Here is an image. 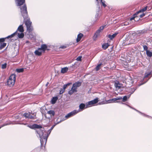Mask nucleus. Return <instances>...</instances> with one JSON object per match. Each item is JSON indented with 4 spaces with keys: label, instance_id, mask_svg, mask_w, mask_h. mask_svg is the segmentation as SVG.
I'll list each match as a JSON object with an SVG mask.
<instances>
[{
    "label": "nucleus",
    "instance_id": "obj_51",
    "mask_svg": "<svg viewBox=\"0 0 152 152\" xmlns=\"http://www.w3.org/2000/svg\"><path fill=\"white\" fill-rule=\"evenodd\" d=\"M7 125H8V124H3V125H1V126H0V129L1 128H2V127H4V126H7Z\"/></svg>",
    "mask_w": 152,
    "mask_h": 152
},
{
    "label": "nucleus",
    "instance_id": "obj_11",
    "mask_svg": "<svg viewBox=\"0 0 152 152\" xmlns=\"http://www.w3.org/2000/svg\"><path fill=\"white\" fill-rule=\"evenodd\" d=\"M47 114H49L50 115V117H47L46 114H45V117L48 119H51L52 118V116H54L55 114V113L54 111L53 110H50L49 111H48L47 112Z\"/></svg>",
    "mask_w": 152,
    "mask_h": 152
},
{
    "label": "nucleus",
    "instance_id": "obj_38",
    "mask_svg": "<svg viewBox=\"0 0 152 152\" xmlns=\"http://www.w3.org/2000/svg\"><path fill=\"white\" fill-rule=\"evenodd\" d=\"M71 84L72 83H67L66 84L64 85L63 87V89H64V90H65V89L66 88L67 86H69L70 84Z\"/></svg>",
    "mask_w": 152,
    "mask_h": 152
},
{
    "label": "nucleus",
    "instance_id": "obj_40",
    "mask_svg": "<svg viewBox=\"0 0 152 152\" xmlns=\"http://www.w3.org/2000/svg\"><path fill=\"white\" fill-rule=\"evenodd\" d=\"M105 1L103 0H101V3L102 4V5L105 7L106 6V4H105Z\"/></svg>",
    "mask_w": 152,
    "mask_h": 152
},
{
    "label": "nucleus",
    "instance_id": "obj_28",
    "mask_svg": "<svg viewBox=\"0 0 152 152\" xmlns=\"http://www.w3.org/2000/svg\"><path fill=\"white\" fill-rule=\"evenodd\" d=\"M17 34V31H16L13 34H11L10 35H9L7 37H5V38L6 39H9V38H11L12 37H14L15 35Z\"/></svg>",
    "mask_w": 152,
    "mask_h": 152
},
{
    "label": "nucleus",
    "instance_id": "obj_15",
    "mask_svg": "<svg viewBox=\"0 0 152 152\" xmlns=\"http://www.w3.org/2000/svg\"><path fill=\"white\" fill-rule=\"evenodd\" d=\"M18 6H20L25 2V0H15Z\"/></svg>",
    "mask_w": 152,
    "mask_h": 152
},
{
    "label": "nucleus",
    "instance_id": "obj_9",
    "mask_svg": "<svg viewBox=\"0 0 152 152\" xmlns=\"http://www.w3.org/2000/svg\"><path fill=\"white\" fill-rule=\"evenodd\" d=\"M99 101V100L98 98H95L93 100L90 101L88 102L87 103H86V107H88L90 106L89 105H94L95 104H96L98 103Z\"/></svg>",
    "mask_w": 152,
    "mask_h": 152
},
{
    "label": "nucleus",
    "instance_id": "obj_2",
    "mask_svg": "<svg viewBox=\"0 0 152 152\" xmlns=\"http://www.w3.org/2000/svg\"><path fill=\"white\" fill-rule=\"evenodd\" d=\"M145 31L143 30L137 31L133 34V38H132L129 41V44L136 43L138 42L144 34Z\"/></svg>",
    "mask_w": 152,
    "mask_h": 152
},
{
    "label": "nucleus",
    "instance_id": "obj_1",
    "mask_svg": "<svg viewBox=\"0 0 152 152\" xmlns=\"http://www.w3.org/2000/svg\"><path fill=\"white\" fill-rule=\"evenodd\" d=\"M56 125V124H54L48 131V132L42 126V128L36 130V132L40 138L41 148L43 147V146L45 148V145L46 143L48 138L51 131Z\"/></svg>",
    "mask_w": 152,
    "mask_h": 152
},
{
    "label": "nucleus",
    "instance_id": "obj_50",
    "mask_svg": "<svg viewBox=\"0 0 152 152\" xmlns=\"http://www.w3.org/2000/svg\"><path fill=\"white\" fill-rule=\"evenodd\" d=\"M122 98L121 97H117V100H121L122 99Z\"/></svg>",
    "mask_w": 152,
    "mask_h": 152
},
{
    "label": "nucleus",
    "instance_id": "obj_10",
    "mask_svg": "<svg viewBox=\"0 0 152 152\" xmlns=\"http://www.w3.org/2000/svg\"><path fill=\"white\" fill-rule=\"evenodd\" d=\"M33 114L34 115L33 116L31 115V113H30V112L25 113L23 114V116L26 118L29 119H34L36 115L34 114V113Z\"/></svg>",
    "mask_w": 152,
    "mask_h": 152
},
{
    "label": "nucleus",
    "instance_id": "obj_16",
    "mask_svg": "<svg viewBox=\"0 0 152 152\" xmlns=\"http://www.w3.org/2000/svg\"><path fill=\"white\" fill-rule=\"evenodd\" d=\"M47 46L45 44H43L41 45V48H39V50H42L44 52L47 48Z\"/></svg>",
    "mask_w": 152,
    "mask_h": 152
},
{
    "label": "nucleus",
    "instance_id": "obj_19",
    "mask_svg": "<svg viewBox=\"0 0 152 152\" xmlns=\"http://www.w3.org/2000/svg\"><path fill=\"white\" fill-rule=\"evenodd\" d=\"M118 33H115L112 35L109 34L108 35V37L110 39H113L118 34Z\"/></svg>",
    "mask_w": 152,
    "mask_h": 152
},
{
    "label": "nucleus",
    "instance_id": "obj_42",
    "mask_svg": "<svg viewBox=\"0 0 152 152\" xmlns=\"http://www.w3.org/2000/svg\"><path fill=\"white\" fill-rule=\"evenodd\" d=\"M7 64L5 63L4 64H2L1 65V68L3 69H4L6 68L7 66Z\"/></svg>",
    "mask_w": 152,
    "mask_h": 152
},
{
    "label": "nucleus",
    "instance_id": "obj_6",
    "mask_svg": "<svg viewBox=\"0 0 152 152\" xmlns=\"http://www.w3.org/2000/svg\"><path fill=\"white\" fill-rule=\"evenodd\" d=\"M152 75V72L151 71L148 72H145V74L144 77L142 80L141 81V83L139 84V86H140L145 83L149 79V78L148 79L147 77H148L149 75Z\"/></svg>",
    "mask_w": 152,
    "mask_h": 152
},
{
    "label": "nucleus",
    "instance_id": "obj_33",
    "mask_svg": "<svg viewBox=\"0 0 152 152\" xmlns=\"http://www.w3.org/2000/svg\"><path fill=\"white\" fill-rule=\"evenodd\" d=\"M117 101L116 97L115 98H113L112 99L109 100L107 101L108 103H111L113 102H115V101Z\"/></svg>",
    "mask_w": 152,
    "mask_h": 152
},
{
    "label": "nucleus",
    "instance_id": "obj_8",
    "mask_svg": "<svg viewBox=\"0 0 152 152\" xmlns=\"http://www.w3.org/2000/svg\"><path fill=\"white\" fill-rule=\"evenodd\" d=\"M26 125L27 127L32 129H37V130H38L42 128V126L41 125H38L37 124H34L32 125H31L30 124H27Z\"/></svg>",
    "mask_w": 152,
    "mask_h": 152
},
{
    "label": "nucleus",
    "instance_id": "obj_41",
    "mask_svg": "<svg viewBox=\"0 0 152 152\" xmlns=\"http://www.w3.org/2000/svg\"><path fill=\"white\" fill-rule=\"evenodd\" d=\"M122 101L123 102H125L126 101L127 99V96H124L123 97V98H122Z\"/></svg>",
    "mask_w": 152,
    "mask_h": 152
},
{
    "label": "nucleus",
    "instance_id": "obj_39",
    "mask_svg": "<svg viewBox=\"0 0 152 152\" xmlns=\"http://www.w3.org/2000/svg\"><path fill=\"white\" fill-rule=\"evenodd\" d=\"M138 15V14H137V12H136V13H135L134 14L133 16V17L130 18V20H134V18H136V15Z\"/></svg>",
    "mask_w": 152,
    "mask_h": 152
},
{
    "label": "nucleus",
    "instance_id": "obj_25",
    "mask_svg": "<svg viewBox=\"0 0 152 152\" xmlns=\"http://www.w3.org/2000/svg\"><path fill=\"white\" fill-rule=\"evenodd\" d=\"M137 89V88H132L130 89V91H129V93H130V95L128 96V98H129L130 95L132 94L135 91V90Z\"/></svg>",
    "mask_w": 152,
    "mask_h": 152
},
{
    "label": "nucleus",
    "instance_id": "obj_53",
    "mask_svg": "<svg viewBox=\"0 0 152 152\" xmlns=\"http://www.w3.org/2000/svg\"><path fill=\"white\" fill-rule=\"evenodd\" d=\"M18 124H23L25 125H26L27 124L26 123H19Z\"/></svg>",
    "mask_w": 152,
    "mask_h": 152
},
{
    "label": "nucleus",
    "instance_id": "obj_21",
    "mask_svg": "<svg viewBox=\"0 0 152 152\" xmlns=\"http://www.w3.org/2000/svg\"><path fill=\"white\" fill-rule=\"evenodd\" d=\"M58 99V97L57 96H56L53 97L51 100L52 104H55Z\"/></svg>",
    "mask_w": 152,
    "mask_h": 152
},
{
    "label": "nucleus",
    "instance_id": "obj_31",
    "mask_svg": "<svg viewBox=\"0 0 152 152\" xmlns=\"http://www.w3.org/2000/svg\"><path fill=\"white\" fill-rule=\"evenodd\" d=\"M6 45V43L4 42L1 43L0 46V50L2 49V48H4Z\"/></svg>",
    "mask_w": 152,
    "mask_h": 152
},
{
    "label": "nucleus",
    "instance_id": "obj_24",
    "mask_svg": "<svg viewBox=\"0 0 152 152\" xmlns=\"http://www.w3.org/2000/svg\"><path fill=\"white\" fill-rule=\"evenodd\" d=\"M114 86L116 88H118V89L120 88L121 87V84L118 82H115L114 84Z\"/></svg>",
    "mask_w": 152,
    "mask_h": 152
},
{
    "label": "nucleus",
    "instance_id": "obj_43",
    "mask_svg": "<svg viewBox=\"0 0 152 152\" xmlns=\"http://www.w3.org/2000/svg\"><path fill=\"white\" fill-rule=\"evenodd\" d=\"M143 49H144V50H145L146 51V52L147 51V50H148V47L146 45H143Z\"/></svg>",
    "mask_w": 152,
    "mask_h": 152
},
{
    "label": "nucleus",
    "instance_id": "obj_3",
    "mask_svg": "<svg viewBox=\"0 0 152 152\" xmlns=\"http://www.w3.org/2000/svg\"><path fill=\"white\" fill-rule=\"evenodd\" d=\"M82 84L81 82L77 81L74 83L71 89L68 92L69 94L71 95L74 93L77 92V88L81 86Z\"/></svg>",
    "mask_w": 152,
    "mask_h": 152
},
{
    "label": "nucleus",
    "instance_id": "obj_13",
    "mask_svg": "<svg viewBox=\"0 0 152 152\" xmlns=\"http://www.w3.org/2000/svg\"><path fill=\"white\" fill-rule=\"evenodd\" d=\"M64 117L63 116H60L59 118H57L56 120V121L54 123V124L57 125V124H59L61 122L65 121V120H64Z\"/></svg>",
    "mask_w": 152,
    "mask_h": 152
},
{
    "label": "nucleus",
    "instance_id": "obj_37",
    "mask_svg": "<svg viewBox=\"0 0 152 152\" xmlns=\"http://www.w3.org/2000/svg\"><path fill=\"white\" fill-rule=\"evenodd\" d=\"M24 71L23 68L17 69H16V71L18 73L23 72Z\"/></svg>",
    "mask_w": 152,
    "mask_h": 152
},
{
    "label": "nucleus",
    "instance_id": "obj_54",
    "mask_svg": "<svg viewBox=\"0 0 152 152\" xmlns=\"http://www.w3.org/2000/svg\"><path fill=\"white\" fill-rule=\"evenodd\" d=\"M48 84H49V83H48V82H47V83L46 84V85H45V86H48Z\"/></svg>",
    "mask_w": 152,
    "mask_h": 152
},
{
    "label": "nucleus",
    "instance_id": "obj_47",
    "mask_svg": "<svg viewBox=\"0 0 152 152\" xmlns=\"http://www.w3.org/2000/svg\"><path fill=\"white\" fill-rule=\"evenodd\" d=\"M136 18H134V20L137 21H138L140 18H139V16L137 15H136Z\"/></svg>",
    "mask_w": 152,
    "mask_h": 152
},
{
    "label": "nucleus",
    "instance_id": "obj_34",
    "mask_svg": "<svg viewBox=\"0 0 152 152\" xmlns=\"http://www.w3.org/2000/svg\"><path fill=\"white\" fill-rule=\"evenodd\" d=\"M102 65V63H100L98 64L95 68V70L96 71H98L100 69V67L101 65Z\"/></svg>",
    "mask_w": 152,
    "mask_h": 152
},
{
    "label": "nucleus",
    "instance_id": "obj_49",
    "mask_svg": "<svg viewBox=\"0 0 152 152\" xmlns=\"http://www.w3.org/2000/svg\"><path fill=\"white\" fill-rule=\"evenodd\" d=\"M145 15V14L144 13H143L142 14L140 15H138V16L140 17V18H142L143 16H144Z\"/></svg>",
    "mask_w": 152,
    "mask_h": 152
},
{
    "label": "nucleus",
    "instance_id": "obj_17",
    "mask_svg": "<svg viewBox=\"0 0 152 152\" xmlns=\"http://www.w3.org/2000/svg\"><path fill=\"white\" fill-rule=\"evenodd\" d=\"M17 31H19L20 32H23L24 31L23 27L22 25H20L18 27Z\"/></svg>",
    "mask_w": 152,
    "mask_h": 152
},
{
    "label": "nucleus",
    "instance_id": "obj_29",
    "mask_svg": "<svg viewBox=\"0 0 152 152\" xmlns=\"http://www.w3.org/2000/svg\"><path fill=\"white\" fill-rule=\"evenodd\" d=\"M109 46V44L108 43H104L102 45V48L104 50L107 49Z\"/></svg>",
    "mask_w": 152,
    "mask_h": 152
},
{
    "label": "nucleus",
    "instance_id": "obj_30",
    "mask_svg": "<svg viewBox=\"0 0 152 152\" xmlns=\"http://www.w3.org/2000/svg\"><path fill=\"white\" fill-rule=\"evenodd\" d=\"M129 107H130V108H132V109H134V110H135V111H136L137 112H138V113H140V114H141L142 115L144 116V115H145V114L143 113H141V112H140V111H139L136 110V109H135L134 108H133L132 107H131L130 106H128Z\"/></svg>",
    "mask_w": 152,
    "mask_h": 152
},
{
    "label": "nucleus",
    "instance_id": "obj_12",
    "mask_svg": "<svg viewBox=\"0 0 152 152\" xmlns=\"http://www.w3.org/2000/svg\"><path fill=\"white\" fill-rule=\"evenodd\" d=\"M105 26H102L100 27L99 28L96 32L94 34V37H96L99 35V34L101 31L104 28Z\"/></svg>",
    "mask_w": 152,
    "mask_h": 152
},
{
    "label": "nucleus",
    "instance_id": "obj_23",
    "mask_svg": "<svg viewBox=\"0 0 152 152\" xmlns=\"http://www.w3.org/2000/svg\"><path fill=\"white\" fill-rule=\"evenodd\" d=\"M26 28L27 31L29 32H31L33 30V27L31 25L27 26Z\"/></svg>",
    "mask_w": 152,
    "mask_h": 152
},
{
    "label": "nucleus",
    "instance_id": "obj_26",
    "mask_svg": "<svg viewBox=\"0 0 152 152\" xmlns=\"http://www.w3.org/2000/svg\"><path fill=\"white\" fill-rule=\"evenodd\" d=\"M40 50H36L34 52V53L36 55L38 56H41L42 54V52L39 51Z\"/></svg>",
    "mask_w": 152,
    "mask_h": 152
},
{
    "label": "nucleus",
    "instance_id": "obj_46",
    "mask_svg": "<svg viewBox=\"0 0 152 152\" xmlns=\"http://www.w3.org/2000/svg\"><path fill=\"white\" fill-rule=\"evenodd\" d=\"M6 39V38H0V42L1 43V42H3L4 41L5 39Z\"/></svg>",
    "mask_w": 152,
    "mask_h": 152
},
{
    "label": "nucleus",
    "instance_id": "obj_5",
    "mask_svg": "<svg viewBox=\"0 0 152 152\" xmlns=\"http://www.w3.org/2000/svg\"><path fill=\"white\" fill-rule=\"evenodd\" d=\"M16 77V75L15 74H12L10 77L7 80V83L8 85L10 87L14 85L15 82Z\"/></svg>",
    "mask_w": 152,
    "mask_h": 152
},
{
    "label": "nucleus",
    "instance_id": "obj_55",
    "mask_svg": "<svg viewBox=\"0 0 152 152\" xmlns=\"http://www.w3.org/2000/svg\"><path fill=\"white\" fill-rule=\"evenodd\" d=\"M96 1H97V2H98V0H96Z\"/></svg>",
    "mask_w": 152,
    "mask_h": 152
},
{
    "label": "nucleus",
    "instance_id": "obj_44",
    "mask_svg": "<svg viewBox=\"0 0 152 152\" xmlns=\"http://www.w3.org/2000/svg\"><path fill=\"white\" fill-rule=\"evenodd\" d=\"M99 11H98L96 14L95 15V18L96 19V20L98 18L99 16V14H98Z\"/></svg>",
    "mask_w": 152,
    "mask_h": 152
},
{
    "label": "nucleus",
    "instance_id": "obj_22",
    "mask_svg": "<svg viewBox=\"0 0 152 152\" xmlns=\"http://www.w3.org/2000/svg\"><path fill=\"white\" fill-rule=\"evenodd\" d=\"M68 69L67 67H65L62 68L61 70V73H65L68 70Z\"/></svg>",
    "mask_w": 152,
    "mask_h": 152
},
{
    "label": "nucleus",
    "instance_id": "obj_32",
    "mask_svg": "<svg viewBox=\"0 0 152 152\" xmlns=\"http://www.w3.org/2000/svg\"><path fill=\"white\" fill-rule=\"evenodd\" d=\"M146 54L149 57H151L152 56V52L149 50L147 51Z\"/></svg>",
    "mask_w": 152,
    "mask_h": 152
},
{
    "label": "nucleus",
    "instance_id": "obj_4",
    "mask_svg": "<svg viewBox=\"0 0 152 152\" xmlns=\"http://www.w3.org/2000/svg\"><path fill=\"white\" fill-rule=\"evenodd\" d=\"M21 12L22 16L24 20L28 18V15L27 10V7L26 5H24L22 7H20Z\"/></svg>",
    "mask_w": 152,
    "mask_h": 152
},
{
    "label": "nucleus",
    "instance_id": "obj_52",
    "mask_svg": "<svg viewBox=\"0 0 152 152\" xmlns=\"http://www.w3.org/2000/svg\"><path fill=\"white\" fill-rule=\"evenodd\" d=\"M144 116H145V117H147L149 118H152V117L150 116H149L148 115H146L145 114V115H144Z\"/></svg>",
    "mask_w": 152,
    "mask_h": 152
},
{
    "label": "nucleus",
    "instance_id": "obj_14",
    "mask_svg": "<svg viewBox=\"0 0 152 152\" xmlns=\"http://www.w3.org/2000/svg\"><path fill=\"white\" fill-rule=\"evenodd\" d=\"M86 107V105L84 103H81L79 106V109L78 110H80V111H82L85 109L87 108V107Z\"/></svg>",
    "mask_w": 152,
    "mask_h": 152
},
{
    "label": "nucleus",
    "instance_id": "obj_48",
    "mask_svg": "<svg viewBox=\"0 0 152 152\" xmlns=\"http://www.w3.org/2000/svg\"><path fill=\"white\" fill-rule=\"evenodd\" d=\"M82 56H79L77 58L76 60L77 61H81V60Z\"/></svg>",
    "mask_w": 152,
    "mask_h": 152
},
{
    "label": "nucleus",
    "instance_id": "obj_27",
    "mask_svg": "<svg viewBox=\"0 0 152 152\" xmlns=\"http://www.w3.org/2000/svg\"><path fill=\"white\" fill-rule=\"evenodd\" d=\"M148 7L147 6H146L145 7H144V8L142 9L139 10L138 12H137V14H138L141 12H143L144 11H145L147 9Z\"/></svg>",
    "mask_w": 152,
    "mask_h": 152
},
{
    "label": "nucleus",
    "instance_id": "obj_7",
    "mask_svg": "<svg viewBox=\"0 0 152 152\" xmlns=\"http://www.w3.org/2000/svg\"><path fill=\"white\" fill-rule=\"evenodd\" d=\"M80 111V110H74L73 111H72V112L67 114V115L65 116L64 118V119L63 120H66L67 118L74 115Z\"/></svg>",
    "mask_w": 152,
    "mask_h": 152
},
{
    "label": "nucleus",
    "instance_id": "obj_20",
    "mask_svg": "<svg viewBox=\"0 0 152 152\" xmlns=\"http://www.w3.org/2000/svg\"><path fill=\"white\" fill-rule=\"evenodd\" d=\"M83 36V34L81 33H79L78 34L76 39L77 42H79L80 40Z\"/></svg>",
    "mask_w": 152,
    "mask_h": 152
},
{
    "label": "nucleus",
    "instance_id": "obj_18",
    "mask_svg": "<svg viewBox=\"0 0 152 152\" xmlns=\"http://www.w3.org/2000/svg\"><path fill=\"white\" fill-rule=\"evenodd\" d=\"M24 23L26 25V27H27L28 26L31 25L32 23L30 20L29 19H28L24 21Z\"/></svg>",
    "mask_w": 152,
    "mask_h": 152
},
{
    "label": "nucleus",
    "instance_id": "obj_36",
    "mask_svg": "<svg viewBox=\"0 0 152 152\" xmlns=\"http://www.w3.org/2000/svg\"><path fill=\"white\" fill-rule=\"evenodd\" d=\"M76 68V67L75 65V64H72V65L70 66L69 67V69L71 70H73Z\"/></svg>",
    "mask_w": 152,
    "mask_h": 152
},
{
    "label": "nucleus",
    "instance_id": "obj_35",
    "mask_svg": "<svg viewBox=\"0 0 152 152\" xmlns=\"http://www.w3.org/2000/svg\"><path fill=\"white\" fill-rule=\"evenodd\" d=\"M18 36L19 38H22L24 37V34L23 32H21L20 33H18Z\"/></svg>",
    "mask_w": 152,
    "mask_h": 152
},
{
    "label": "nucleus",
    "instance_id": "obj_45",
    "mask_svg": "<svg viewBox=\"0 0 152 152\" xmlns=\"http://www.w3.org/2000/svg\"><path fill=\"white\" fill-rule=\"evenodd\" d=\"M64 91L65 90H64V89H63V88H61L60 90V94H62Z\"/></svg>",
    "mask_w": 152,
    "mask_h": 152
}]
</instances>
